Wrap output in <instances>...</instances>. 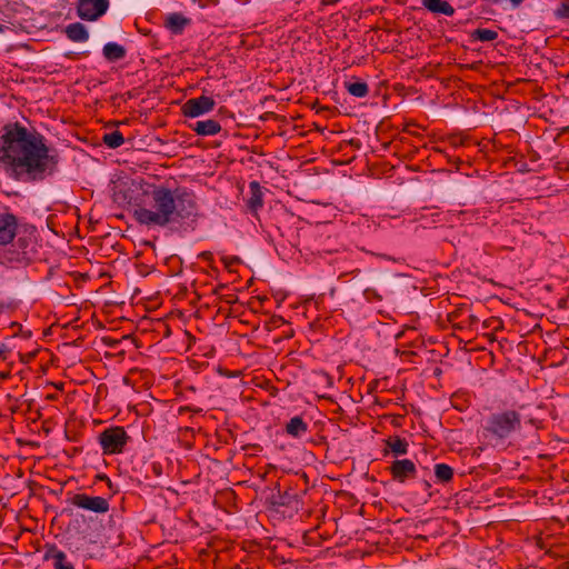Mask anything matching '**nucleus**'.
Returning <instances> with one entry per match:
<instances>
[{"instance_id":"obj_1","label":"nucleus","mask_w":569,"mask_h":569,"mask_svg":"<svg viewBox=\"0 0 569 569\" xmlns=\"http://www.w3.org/2000/svg\"><path fill=\"white\" fill-rule=\"evenodd\" d=\"M59 156L46 144V138L20 123L3 127L0 137V163L17 179L41 181L57 171Z\"/></svg>"},{"instance_id":"obj_2","label":"nucleus","mask_w":569,"mask_h":569,"mask_svg":"<svg viewBox=\"0 0 569 569\" xmlns=\"http://www.w3.org/2000/svg\"><path fill=\"white\" fill-rule=\"evenodd\" d=\"M150 197L151 208L137 207L133 210V218L141 226L164 228L197 214L196 194L187 188L171 190L157 186L151 190Z\"/></svg>"},{"instance_id":"obj_3","label":"nucleus","mask_w":569,"mask_h":569,"mask_svg":"<svg viewBox=\"0 0 569 569\" xmlns=\"http://www.w3.org/2000/svg\"><path fill=\"white\" fill-rule=\"evenodd\" d=\"M523 417L515 408L498 410L490 413L482 426V436L495 445L503 443L507 439L522 429Z\"/></svg>"},{"instance_id":"obj_4","label":"nucleus","mask_w":569,"mask_h":569,"mask_svg":"<svg viewBox=\"0 0 569 569\" xmlns=\"http://www.w3.org/2000/svg\"><path fill=\"white\" fill-rule=\"evenodd\" d=\"M130 437L123 427L107 428L99 435V443L104 455L123 452Z\"/></svg>"},{"instance_id":"obj_5","label":"nucleus","mask_w":569,"mask_h":569,"mask_svg":"<svg viewBox=\"0 0 569 569\" xmlns=\"http://www.w3.org/2000/svg\"><path fill=\"white\" fill-rule=\"evenodd\" d=\"M69 502L79 509L94 513H107L110 509L109 501L106 498L87 493H74Z\"/></svg>"},{"instance_id":"obj_6","label":"nucleus","mask_w":569,"mask_h":569,"mask_svg":"<svg viewBox=\"0 0 569 569\" xmlns=\"http://www.w3.org/2000/svg\"><path fill=\"white\" fill-rule=\"evenodd\" d=\"M109 8V0H78L77 12L82 20L96 21Z\"/></svg>"},{"instance_id":"obj_7","label":"nucleus","mask_w":569,"mask_h":569,"mask_svg":"<svg viewBox=\"0 0 569 569\" xmlns=\"http://www.w3.org/2000/svg\"><path fill=\"white\" fill-rule=\"evenodd\" d=\"M216 106L214 100L208 96H200L198 98H191L187 100L181 110L182 114L188 118H197L209 113Z\"/></svg>"},{"instance_id":"obj_8","label":"nucleus","mask_w":569,"mask_h":569,"mask_svg":"<svg viewBox=\"0 0 569 569\" xmlns=\"http://www.w3.org/2000/svg\"><path fill=\"white\" fill-rule=\"evenodd\" d=\"M392 479L397 482L405 483L417 477V467L410 459H397L388 467Z\"/></svg>"},{"instance_id":"obj_9","label":"nucleus","mask_w":569,"mask_h":569,"mask_svg":"<svg viewBox=\"0 0 569 569\" xmlns=\"http://www.w3.org/2000/svg\"><path fill=\"white\" fill-rule=\"evenodd\" d=\"M44 561H51L53 569H74V565L64 551L59 549L54 543H47L43 553Z\"/></svg>"},{"instance_id":"obj_10","label":"nucleus","mask_w":569,"mask_h":569,"mask_svg":"<svg viewBox=\"0 0 569 569\" xmlns=\"http://www.w3.org/2000/svg\"><path fill=\"white\" fill-rule=\"evenodd\" d=\"M18 219L13 213H0V246H7L12 242L17 234Z\"/></svg>"},{"instance_id":"obj_11","label":"nucleus","mask_w":569,"mask_h":569,"mask_svg":"<svg viewBox=\"0 0 569 569\" xmlns=\"http://www.w3.org/2000/svg\"><path fill=\"white\" fill-rule=\"evenodd\" d=\"M397 341L403 339L402 347L409 346L413 348H420L425 346V338L418 333V329L413 326H405L402 330H398L393 335Z\"/></svg>"},{"instance_id":"obj_12","label":"nucleus","mask_w":569,"mask_h":569,"mask_svg":"<svg viewBox=\"0 0 569 569\" xmlns=\"http://www.w3.org/2000/svg\"><path fill=\"white\" fill-rule=\"evenodd\" d=\"M189 128L199 136H214L221 131V124L213 119L196 121Z\"/></svg>"},{"instance_id":"obj_13","label":"nucleus","mask_w":569,"mask_h":569,"mask_svg":"<svg viewBox=\"0 0 569 569\" xmlns=\"http://www.w3.org/2000/svg\"><path fill=\"white\" fill-rule=\"evenodd\" d=\"M385 443L387 448L383 450V456H387L389 451L396 457L408 453L409 443L405 438L399 436L389 437L385 440Z\"/></svg>"},{"instance_id":"obj_14","label":"nucleus","mask_w":569,"mask_h":569,"mask_svg":"<svg viewBox=\"0 0 569 569\" xmlns=\"http://www.w3.org/2000/svg\"><path fill=\"white\" fill-rule=\"evenodd\" d=\"M66 36L73 42H86L89 39V32L84 24L73 22L66 27Z\"/></svg>"},{"instance_id":"obj_15","label":"nucleus","mask_w":569,"mask_h":569,"mask_svg":"<svg viewBox=\"0 0 569 569\" xmlns=\"http://www.w3.org/2000/svg\"><path fill=\"white\" fill-rule=\"evenodd\" d=\"M422 6L432 13H442L449 17L455 13V8L445 0H422Z\"/></svg>"},{"instance_id":"obj_16","label":"nucleus","mask_w":569,"mask_h":569,"mask_svg":"<svg viewBox=\"0 0 569 569\" xmlns=\"http://www.w3.org/2000/svg\"><path fill=\"white\" fill-rule=\"evenodd\" d=\"M189 23L190 20L181 13H172L166 19V27L174 34L182 33L183 29Z\"/></svg>"},{"instance_id":"obj_17","label":"nucleus","mask_w":569,"mask_h":569,"mask_svg":"<svg viewBox=\"0 0 569 569\" xmlns=\"http://www.w3.org/2000/svg\"><path fill=\"white\" fill-rule=\"evenodd\" d=\"M102 52H103V57L110 62H114V61H119V60L123 59L127 53L124 47H122L121 44H118L116 42L106 43L102 49Z\"/></svg>"},{"instance_id":"obj_18","label":"nucleus","mask_w":569,"mask_h":569,"mask_svg":"<svg viewBox=\"0 0 569 569\" xmlns=\"http://www.w3.org/2000/svg\"><path fill=\"white\" fill-rule=\"evenodd\" d=\"M308 431V425L299 416L291 418L286 425V432L295 438L303 436Z\"/></svg>"},{"instance_id":"obj_19","label":"nucleus","mask_w":569,"mask_h":569,"mask_svg":"<svg viewBox=\"0 0 569 569\" xmlns=\"http://www.w3.org/2000/svg\"><path fill=\"white\" fill-rule=\"evenodd\" d=\"M249 189L250 198L248 199L247 204L251 211H257L263 206L261 187L259 182L251 181Z\"/></svg>"},{"instance_id":"obj_20","label":"nucleus","mask_w":569,"mask_h":569,"mask_svg":"<svg viewBox=\"0 0 569 569\" xmlns=\"http://www.w3.org/2000/svg\"><path fill=\"white\" fill-rule=\"evenodd\" d=\"M435 476L439 482L447 483L453 478V469L447 463H436Z\"/></svg>"},{"instance_id":"obj_21","label":"nucleus","mask_w":569,"mask_h":569,"mask_svg":"<svg viewBox=\"0 0 569 569\" xmlns=\"http://www.w3.org/2000/svg\"><path fill=\"white\" fill-rule=\"evenodd\" d=\"M346 89L351 96L357 97V98H363L369 92L368 84L362 81L347 82Z\"/></svg>"},{"instance_id":"obj_22","label":"nucleus","mask_w":569,"mask_h":569,"mask_svg":"<svg viewBox=\"0 0 569 569\" xmlns=\"http://www.w3.org/2000/svg\"><path fill=\"white\" fill-rule=\"evenodd\" d=\"M102 141L109 148L116 149L123 144L124 138L122 133L118 130L107 132L102 137Z\"/></svg>"},{"instance_id":"obj_23","label":"nucleus","mask_w":569,"mask_h":569,"mask_svg":"<svg viewBox=\"0 0 569 569\" xmlns=\"http://www.w3.org/2000/svg\"><path fill=\"white\" fill-rule=\"evenodd\" d=\"M472 37L482 42L493 41L498 38V32L491 29H476Z\"/></svg>"},{"instance_id":"obj_24","label":"nucleus","mask_w":569,"mask_h":569,"mask_svg":"<svg viewBox=\"0 0 569 569\" xmlns=\"http://www.w3.org/2000/svg\"><path fill=\"white\" fill-rule=\"evenodd\" d=\"M13 329H17L13 331V336H20L23 339H30L33 336L32 330L30 329H23L20 322H12L11 326Z\"/></svg>"},{"instance_id":"obj_25","label":"nucleus","mask_w":569,"mask_h":569,"mask_svg":"<svg viewBox=\"0 0 569 569\" xmlns=\"http://www.w3.org/2000/svg\"><path fill=\"white\" fill-rule=\"evenodd\" d=\"M12 362H6L0 367V381H6L11 378Z\"/></svg>"},{"instance_id":"obj_26","label":"nucleus","mask_w":569,"mask_h":569,"mask_svg":"<svg viewBox=\"0 0 569 569\" xmlns=\"http://www.w3.org/2000/svg\"><path fill=\"white\" fill-rule=\"evenodd\" d=\"M279 499H280L279 503L282 506H290L292 503V500L298 502V496L290 493L288 491H284L283 495H280Z\"/></svg>"},{"instance_id":"obj_27","label":"nucleus","mask_w":569,"mask_h":569,"mask_svg":"<svg viewBox=\"0 0 569 569\" xmlns=\"http://www.w3.org/2000/svg\"><path fill=\"white\" fill-rule=\"evenodd\" d=\"M557 16L560 18H569V0H566L557 10Z\"/></svg>"},{"instance_id":"obj_28","label":"nucleus","mask_w":569,"mask_h":569,"mask_svg":"<svg viewBox=\"0 0 569 569\" xmlns=\"http://www.w3.org/2000/svg\"><path fill=\"white\" fill-rule=\"evenodd\" d=\"M37 352H38V349L33 350V351H30V352H26V353H20L19 357H20V360L23 362V363H29L31 362L36 356H37Z\"/></svg>"},{"instance_id":"obj_29","label":"nucleus","mask_w":569,"mask_h":569,"mask_svg":"<svg viewBox=\"0 0 569 569\" xmlns=\"http://www.w3.org/2000/svg\"><path fill=\"white\" fill-rule=\"evenodd\" d=\"M13 308L9 305H1L0 303V316L10 318L13 316Z\"/></svg>"},{"instance_id":"obj_30","label":"nucleus","mask_w":569,"mask_h":569,"mask_svg":"<svg viewBox=\"0 0 569 569\" xmlns=\"http://www.w3.org/2000/svg\"><path fill=\"white\" fill-rule=\"evenodd\" d=\"M222 261L229 270H231L232 266L238 264L240 262V259L238 257L227 258L223 257Z\"/></svg>"},{"instance_id":"obj_31","label":"nucleus","mask_w":569,"mask_h":569,"mask_svg":"<svg viewBox=\"0 0 569 569\" xmlns=\"http://www.w3.org/2000/svg\"><path fill=\"white\" fill-rule=\"evenodd\" d=\"M365 296L367 297V299H371V298L380 299V296L373 289H367L365 291Z\"/></svg>"},{"instance_id":"obj_32","label":"nucleus","mask_w":569,"mask_h":569,"mask_svg":"<svg viewBox=\"0 0 569 569\" xmlns=\"http://www.w3.org/2000/svg\"><path fill=\"white\" fill-rule=\"evenodd\" d=\"M199 257L203 260L211 261L213 256L210 251H203L199 254Z\"/></svg>"},{"instance_id":"obj_33","label":"nucleus","mask_w":569,"mask_h":569,"mask_svg":"<svg viewBox=\"0 0 569 569\" xmlns=\"http://www.w3.org/2000/svg\"><path fill=\"white\" fill-rule=\"evenodd\" d=\"M340 0H321V6H333L337 4Z\"/></svg>"},{"instance_id":"obj_34","label":"nucleus","mask_w":569,"mask_h":569,"mask_svg":"<svg viewBox=\"0 0 569 569\" xmlns=\"http://www.w3.org/2000/svg\"><path fill=\"white\" fill-rule=\"evenodd\" d=\"M158 323H159L161 327H163V328H164V330H166V331H164V335H166V336H169L170 330H169V328H168V326H167V322L160 321V322H158Z\"/></svg>"},{"instance_id":"obj_35","label":"nucleus","mask_w":569,"mask_h":569,"mask_svg":"<svg viewBox=\"0 0 569 569\" xmlns=\"http://www.w3.org/2000/svg\"><path fill=\"white\" fill-rule=\"evenodd\" d=\"M103 479H106V482L108 485V488L109 489H112V481L110 480V478L106 475H103Z\"/></svg>"},{"instance_id":"obj_36","label":"nucleus","mask_w":569,"mask_h":569,"mask_svg":"<svg viewBox=\"0 0 569 569\" xmlns=\"http://www.w3.org/2000/svg\"><path fill=\"white\" fill-rule=\"evenodd\" d=\"M509 1L516 8V7L520 6L523 0H509Z\"/></svg>"},{"instance_id":"obj_37","label":"nucleus","mask_w":569,"mask_h":569,"mask_svg":"<svg viewBox=\"0 0 569 569\" xmlns=\"http://www.w3.org/2000/svg\"><path fill=\"white\" fill-rule=\"evenodd\" d=\"M526 422L535 426L537 421H536V419L530 418Z\"/></svg>"},{"instance_id":"obj_38","label":"nucleus","mask_w":569,"mask_h":569,"mask_svg":"<svg viewBox=\"0 0 569 569\" xmlns=\"http://www.w3.org/2000/svg\"><path fill=\"white\" fill-rule=\"evenodd\" d=\"M536 329H540V325L538 322H536V325L533 326V329L530 331L533 332Z\"/></svg>"},{"instance_id":"obj_39","label":"nucleus","mask_w":569,"mask_h":569,"mask_svg":"<svg viewBox=\"0 0 569 569\" xmlns=\"http://www.w3.org/2000/svg\"><path fill=\"white\" fill-rule=\"evenodd\" d=\"M50 331H51V328H48V329L43 330V332H42V333H43V336H47V335H49V333H50Z\"/></svg>"},{"instance_id":"obj_40","label":"nucleus","mask_w":569,"mask_h":569,"mask_svg":"<svg viewBox=\"0 0 569 569\" xmlns=\"http://www.w3.org/2000/svg\"><path fill=\"white\" fill-rule=\"evenodd\" d=\"M72 322H67L62 328L69 329L71 327Z\"/></svg>"},{"instance_id":"obj_41","label":"nucleus","mask_w":569,"mask_h":569,"mask_svg":"<svg viewBox=\"0 0 569 569\" xmlns=\"http://www.w3.org/2000/svg\"><path fill=\"white\" fill-rule=\"evenodd\" d=\"M186 336H188L189 339H193V337L189 333L188 330L184 331Z\"/></svg>"},{"instance_id":"obj_42","label":"nucleus","mask_w":569,"mask_h":569,"mask_svg":"<svg viewBox=\"0 0 569 569\" xmlns=\"http://www.w3.org/2000/svg\"><path fill=\"white\" fill-rule=\"evenodd\" d=\"M468 318H469V320H470V321L477 320V319H476V317H475V316H472V315H469V317H468Z\"/></svg>"},{"instance_id":"obj_43","label":"nucleus","mask_w":569,"mask_h":569,"mask_svg":"<svg viewBox=\"0 0 569 569\" xmlns=\"http://www.w3.org/2000/svg\"><path fill=\"white\" fill-rule=\"evenodd\" d=\"M117 320L124 321V320H129V319H128V318H126V317H119Z\"/></svg>"},{"instance_id":"obj_44","label":"nucleus","mask_w":569,"mask_h":569,"mask_svg":"<svg viewBox=\"0 0 569 569\" xmlns=\"http://www.w3.org/2000/svg\"><path fill=\"white\" fill-rule=\"evenodd\" d=\"M4 31V26L0 24V33Z\"/></svg>"},{"instance_id":"obj_45","label":"nucleus","mask_w":569,"mask_h":569,"mask_svg":"<svg viewBox=\"0 0 569 569\" xmlns=\"http://www.w3.org/2000/svg\"><path fill=\"white\" fill-rule=\"evenodd\" d=\"M141 320H150L147 316L142 317ZM158 320H162L161 318H159Z\"/></svg>"},{"instance_id":"obj_46","label":"nucleus","mask_w":569,"mask_h":569,"mask_svg":"<svg viewBox=\"0 0 569 569\" xmlns=\"http://www.w3.org/2000/svg\"><path fill=\"white\" fill-rule=\"evenodd\" d=\"M493 3H500L502 0H490Z\"/></svg>"},{"instance_id":"obj_47","label":"nucleus","mask_w":569,"mask_h":569,"mask_svg":"<svg viewBox=\"0 0 569 569\" xmlns=\"http://www.w3.org/2000/svg\"><path fill=\"white\" fill-rule=\"evenodd\" d=\"M71 328L74 330H78L80 328V326H74V327L72 326Z\"/></svg>"},{"instance_id":"obj_48","label":"nucleus","mask_w":569,"mask_h":569,"mask_svg":"<svg viewBox=\"0 0 569 569\" xmlns=\"http://www.w3.org/2000/svg\"><path fill=\"white\" fill-rule=\"evenodd\" d=\"M98 478H99L100 480H104V479H103V475L99 476Z\"/></svg>"}]
</instances>
